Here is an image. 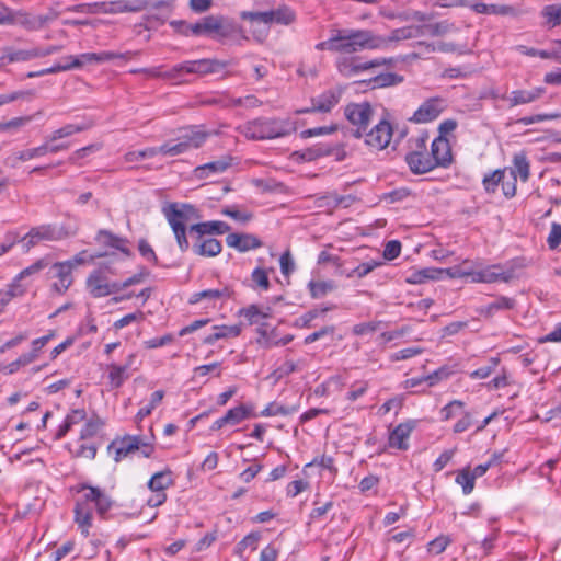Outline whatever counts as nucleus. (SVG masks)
Instances as JSON below:
<instances>
[{
  "label": "nucleus",
  "mask_w": 561,
  "mask_h": 561,
  "mask_svg": "<svg viewBox=\"0 0 561 561\" xmlns=\"http://www.w3.org/2000/svg\"><path fill=\"white\" fill-rule=\"evenodd\" d=\"M162 214L172 229L181 252L190 249L187 232L202 239L205 236L224 234L230 230L228 224L219 220L195 222L201 215L192 204L168 203L162 207Z\"/></svg>",
  "instance_id": "nucleus-1"
},
{
  "label": "nucleus",
  "mask_w": 561,
  "mask_h": 561,
  "mask_svg": "<svg viewBox=\"0 0 561 561\" xmlns=\"http://www.w3.org/2000/svg\"><path fill=\"white\" fill-rule=\"evenodd\" d=\"M381 39L374 36V32L366 28H333L327 41L316 45L319 51L328 50L337 54H356L363 50H375L380 46Z\"/></svg>",
  "instance_id": "nucleus-2"
},
{
  "label": "nucleus",
  "mask_w": 561,
  "mask_h": 561,
  "mask_svg": "<svg viewBox=\"0 0 561 561\" xmlns=\"http://www.w3.org/2000/svg\"><path fill=\"white\" fill-rule=\"evenodd\" d=\"M79 492H83V496L76 503L75 522L81 530V534L88 537L93 518L90 503H93L96 513L103 516L112 508L113 500L104 490L87 483L80 484Z\"/></svg>",
  "instance_id": "nucleus-3"
},
{
  "label": "nucleus",
  "mask_w": 561,
  "mask_h": 561,
  "mask_svg": "<svg viewBox=\"0 0 561 561\" xmlns=\"http://www.w3.org/2000/svg\"><path fill=\"white\" fill-rule=\"evenodd\" d=\"M237 130L250 140H265L285 137L296 130L288 118L257 117L238 126Z\"/></svg>",
  "instance_id": "nucleus-4"
},
{
  "label": "nucleus",
  "mask_w": 561,
  "mask_h": 561,
  "mask_svg": "<svg viewBox=\"0 0 561 561\" xmlns=\"http://www.w3.org/2000/svg\"><path fill=\"white\" fill-rule=\"evenodd\" d=\"M168 5V2L160 0L150 2L148 0H114L93 3H83L75 5L71 11L87 12L90 14H118V13H136L148 9H159Z\"/></svg>",
  "instance_id": "nucleus-5"
},
{
  "label": "nucleus",
  "mask_w": 561,
  "mask_h": 561,
  "mask_svg": "<svg viewBox=\"0 0 561 561\" xmlns=\"http://www.w3.org/2000/svg\"><path fill=\"white\" fill-rule=\"evenodd\" d=\"M523 267L524 264L517 260H512L504 264H485L483 260H479L477 271L471 273V282L483 284L510 283L517 277V270Z\"/></svg>",
  "instance_id": "nucleus-6"
},
{
  "label": "nucleus",
  "mask_w": 561,
  "mask_h": 561,
  "mask_svg": "<svg viewBox=\"0 0 561 561\" xmlns=\"http://www.w3.org/2000/svg\"><path fill=\"white\" fill-rule=\"evenodd\" d=\"M107 451L116 462L122 461L128 456L140 453L141 456L149 458L154 446L140 435H125L122 438L114 439L107 447Z\"/></svg>",
  "instance_id": "nucleus-7"
},
{
  "label": "nucleus",
  "mask_w": 561,
  "mask_h": 561,
  "mask_svg": "<svg viewBox=\"0 0 561 561\" xmlns=\"http://www.w3.org/2000/svg\"><path fill=\"white\" fill-rule=\"evenodd\" d=\"M57 15H34L24 10H14L0 1V25H19L27 31L41 30Z\"/></svg>",
  "instance_id": "nucleus-8"
},
{
  "label": "nucleus",
  "mask_w": 561,
  "mask_h": 561,
  "mask_svg": "<svg viewBox=\"0 0 561 561\" xmlns=\"http://www.w3.org/2000/svg\"><path fill=\"white\" fill-rule=\"evenodd\" d=\"M201 36L211 37L224 42L232 38L241 28L230 19L224 15H206L199 20Z\"/></svg>",
  "instance_id": "nucleus-9"
},
{
  "label": "nucleus",
  "mask_w": 561,
  "mask_h": 561,
  "mask_svg": "<svg viewBox=\"0 0 561 561\" xmlns=\"http://www.w3.org/2000/svg\"><path fill=\"white\" fill-rule=\"evenodd\" d=\"M392 58H376L373 60H364L354 54H341L335 60V67L340 75L346 78L355 77L366 70L392 65Z\"/></svg>",
  "instance_id": "nucleus-10"
},
{
  "label": "nucleus",
  "mask_w": 561,
  "mask_h": 561,
  "mask_svg": "<svg viewBox=\"0 0 561 561\" xmlns=\"http://www.w3.org/2000/svg\"><path fill=\"white\" fill-rule=\"evenodd\" d=\"M229 66V61L203 58L197 60H186L181 64L173 66V72H175V79L180 78L184 73L207 76L222 72Z\"/></svg>",
  "instance_id": "nucleus-11"
},
{
  "label": "nucleus",
  "mask_w": 561,
  "mask_h": 561,
  "mask_svg": "<svg viewBox=\"0 0 561 561\" xmlns=\"http://www.w3.org/2000/svg\"><path fill=\"white\" fill-rule=\"evenodd\" d=\"M240 18L250 22H262L266 25L279 24L288 26L296 21L295 11L288 5H279L278 8L264 12L242 11Z\"/></svg>",
  "instance_id": "nucleus-12"
},
{
  "label": "nucleus",
  "mask_w": 561,
  "mask_h": 561,
  "mask_svg": "<svg viewBox=\"0 0 561 561\" xmlns=\"http://www.w3.org/2000/svg\"><path fill=\"white\" fill-rule=\"evenodd\" d=\"M344 115L355 127L354 136L362 138L373 118L374 110L368 102L350 103L344 108Z\"/></svg>",
  "instance_id": "nucleus-13"
},
{
  "label": "nucleus",
  "mask_w": 561,
  "mask_h": 561,
  "mask_svg": "<svg viewBox=\"0 0 561 561\" xmlns=\"http://www.w3.org/2000/svg\"><path fill=\"white\" fill-rule=\"evenodd\" d=\"M140 55L139 50L136 51H100V53H84L79 56H66L65 60H70L72 69L81 68L87 64H103L113 59H123L125 61L131 60Z\"/></svg>",
  "instance_id": "nucleus-14"
},
{
  "label": "nucleus",
  "mask_w": 561,
  "mask_h": 561,
  "mask_svg": "<svg viewBox=\"0 0 561 561\" xmlns=\"http://www.w3.org/2000/svg\"><path fill=\"white\" fill-rule=\"evenodd\" d=\"M62 238V232L54 225H41L33 227L22 239L24 252H28L32 248L42 242L57 241Z\"/></svg>",
  "instance_id": "nucleus-15"
},
{
  "label": "nucleus",
  "mask_w": 561,
  "mask_h": 561,
  "mask_svg": "<svg viewBox=\"0 0 561 561\" xmlns=\"http://www.w3.org/2000/svg\"><path fill=\"white\" fill-rule=\"evenodd\" d=\"M446 108V100L440 96H434L425 100L414 112L411 121L416 124H425L436 119Z\"/></svg>",
  "instance_id": "nucleus-16"
},
{
  "label": "nucleus",
  "mask_w": 561,
  "mask_h": 561,
  "mask_svg": "<svg viewBox=\"0 0 561 561\" xmlns=\"http://www.w3.org/2000/svg\"><path fill=\"white\" fill-rule=\"evenodd\" d=\"M415 427V420H408L398 424L389 432L387 447L397 450H408L410 447L409 439Z\"/></svg>",
  "instance_id": "nucleus-17"
},
{
  "label": "nucleus",
  "mask_w": 561,
  "mask_h": 561,
  "mask_svg": "<svg viewBox=\"0 0 561 561\" xmlns=\"http://www.w3.org/2000/svg\"><path fill=\"white\" fill-rule=\"evenodd\" d=\"M87 288L92 297L102 298L118 293V283H111L100 271H94L87 278Z\"/></svg>",
  "instance_id": "nucleus-18"
},
{
  "label": "nucleus",
  "mask_w": 561,
  "mask_h": 561,
  "mask_svg": "<svg viewBox=\"0 0 561 561\" xmlns=\"http://www.w3.org/2000/svg\"><path fill=\"white\" fill-rule=\"evenodd\" d=\"M365 142L375 150L385 149L391 141L392 138V126L391 124L382 119L365 134Z\"/></svg>",
  "instance_id": "nucleus-19"
},
{
  "label": "nucleus",
  "mask_w": 561,
  "mask_h": 561,
  "mask_svg": "<svg viewBox=\"0 0 561 561\" xmlns=\"http://www.w3.org/2000/svg\"><path fill=\"white\" fill-rule=\"evenodd\" d=\"M48 276L57 278L51 286L53 289L59 295L65 294L73 282L71 262L64 261L53 264Z\"/></svg>",
  "instance_id": "nucleus-20"
},
{
  "label": "nucleus",
  "mask_w": 561,
  "mask_h": 561,
  "mask_svg": "<svg viewBox=\"0 0 561 561\" xmlns=\"http://www.w3.org/2000/svg\"><path fill=\"white\" fill-rule=\"evenodd\" d=\"M231 289L227 286L214 289H205L191 295L188 302L195 305L206 300V308L216 307L217 302H222L231 297Z\"/></svg>",
  "instance_id": "nucleus-21"
},
{
  "label": "nucleus",
  "mask_w": 561,
  "mask_h": 561,
  "mask_svg": "<svg viewBox=\"0 0 561 561\" xmlns=\"http://www.w3.org/2000/svg\"><path fill=\"white\" fill-rule=\"evenodd\" d=\"M430 153L434 168H447L453 161L450 144L444 136H438L432 141Z\"/></svg>",
  "instance_id": "nucleus-22"
},
{
  "label": "nucleus",
  "mask_w": 561,
  "mask_h": 561,
  "mask_svg": "<svg viewBox=\"0 0 561 561\" xmlns=\"http://www.w3.org/2000/svg\"><path fill=\"white\" fill-rule=\"evenodd\" d=\"M209 137L201 126H190L181 130L180 140L185 144L187 151L201 148Z\"/></svg>",
  "instance_id": "nucleus-23"
},
{
  "label": "nucleus",
  "mask_w": 561,
  "mask_h": 561,
  "mask_svg": "<svg viewBox=\"0 0 561 561\" xmlns=\"http://www.w3.org/2000/svg\"><path fill=\"white\" fill-rule=\"evenodd\" d=\"M227 244L239 252H247L262 247V241L251 233H230L227 236Z\"/></svg>",
  "instance_id": "nucleus-24"
},
{
  "label": "nucleus",
  "mask_w": 561,
  "mask_h": 561,
  "mask_svg": "<svg viewBox=\"0 0 561 561\" xmlns=\"http://www.w3.org/2000/svg\"><path fill=\"white\" fill-rule=\"evenodd\" d=\"M232 164V158L230 156L222 157L219 160L198 165L194 169V176L203 180L214 174L224 173Z\"/></svg>",
  "instance_id": "nucleus-25"
},
{
  "label": "nucleus",
  "mask_w": 561,
  "mask_h": 561,
  "mask_svg": "<svg viewBox=\"0 0 561 561\" xmlns=\"http://www.w3.org/2000/svg\"><path fill=\"white\" fill-rule=\"evenodd\" d=\"M432 160L428 151L422 152L421 154H405L404 157L409 170L416 175L425 174L434 170L435 168Z\"/></svg>",
  "instance_id": "nucleus-26"
},
{
  "label": "nucleus",
  "mask_w": 561,
  "mask_h": 561,
  "mask_svg": "<svg viewBox=\"0 0 561 561\" xmlns=\"http://www.w3.org/2000/svg\"><path fill=\"white\" fill-rule=\"evenodd\" d=\"M193 237L195 238V242L192 250L196 255L213 257L218 255L222 250L221 242L215 238L203 237L198 239L197 236Z\"/></svg>",
  "instance_id": "nucleus-27"
},
{
  "label": "nucleus",
  "mask_w": 561,
  "mask_h": 561,
  "mask_svg": "<svg viewBox=\"0 0 561 561\" xmlns=\"http://www.w3.org/2000/svg\"><path fill=\"white\" fill-rule=\"evenodd\" d=\"M545 92L543 88H534L531 90H514L506 98L511 107L529 104L538 100Z\"/></svg>",
  "instance_id": "nucleus-28"
},
{
  "label": "nucleus",
  "mask_w": 561,
  "mask_h": 561,
  "mask_svg": "<svg viewBox=\"0 0 561 561\" xmlns=\"http://www.w3.org/2000/svg\"><path fill=\"white\" fill-rule=\"evenodd\" d=\"M333 146L325 142L316 144L309 148L296 151L294 154L302 161L311 162L333 153Z\"/></svg>",
  "instance_id": "nucleus-29"
},
{
  "label": "nucleus",
  "mask_w": 561,
  "mask_h": 561,
  "mask_svg": "<svg viewBox=\"0 0 561 561\" xmlns=\"http://www.w3.org/2000/svg\"><path fill=\"white\" fill-rule=\"evenodd\" d=\"M510 175L519 176L522 182H527L530 176V162L525 151H519L513 156Z\"/></svg>",
  "instance_id": "nucleus-30"
},
{
  "label": "nucleus",
  "mask_w": 561,
  "mask_h": 561,
  "mask_svg": "<svg viewBox=\"0 0 561 561\" xmlns=\"http://www.w3.org/2000/svg\"><path fill=\"white\" fill-rule=\"evenodd\" d=\"M135 359V355L128 356L125 365L111 364L108 365V380L113 388H119L125 380L129 378L128 369Z\"/></svg>",
  "instance_id": "nucleus-31"
},
{
  "label": "nucleus",
  "mask_w": 561,
  "mask_h": 561,
  "mask_svg": "<svg viewBox=\"0 0 561 561\" xmlns=\"http://www.w3.org/2000/svg\"><path fill=\"white\" fill-rule=\"evenodd\" d=\"M341 99V92L334 90H328L317 98L311 100L313 110L320 113H329L333 107L337 105Z\"/></svg>",
  "instance_id": "nucleus-32"
},
{
  "label": "nucleus",
  "mask_w": 561,
  "mask_h": 561,
  "mask_svg": "<svg viewBox=\"0 0 561 561\" xmlns=\"http://www.w3.org/2000/svg\"><path fill=\"white\" fill-rule=\"evenodd\" d=\"M516 300L506 296H499L494 301L483 306L480 313L484 317H493L500 311L514 309Z\"/></svg>",
  "instance_id": "nucleus-33"
},
{
  "label": "nucleus",
  "mask_w": 561,
  "mask_h": 561,
  "mask_svg": "<svg viewBox=\"0 0 561 561\" xmlns=\"http://www.w3.org/2000/svg\"><path fill=\"white\" fill-rule=\"evenodd\" d=\"M417 33H419V27L417 26H404V27H401V28H396V30H393L390 33V35L388 37L376 35L374 33L375 37H377V38L382 41L381 45L378 46V47H375V49L383 48V47H386L391 42H399V41H402V39L413 38V37H415L417 35Z\"/></svg>",
  "instance_id": "nucleus-34"
},
{
  "label": "nucleus",
  "mask_w": 561,
  "mask_h": 561,
  "mask_svg": "<svg viewBox=\"0 0 561 561\" xmlns=\"http://www.w3.org/2000/svg\"><path fill=\"white\" fill-rule=\"evenodd\" d=\"M214 333L204 337L203 343L211 345L221 339L237 337L241 334L240 325H215Z\"/></svg>",
  "instance_id": "nucleus-35"
},
{
  "label": "nucleus",
  "mask_w": 561,
  "mask_h": 561,
  "mask_svg": "<svg viewBox=\"0 0 561 561\" xmlns=\"http://www.w3.org/2000/svg\"><path fill=\"white\" fill-rule=\"evenodd\" d=\"M96 240L102 242L104 245L114 248L125 255H129L130 251L127 248V239L118 237L107 230H100L96 236Z\"/></svg>",
  "instance_id": "nucleus-36"
},
{
  "label": "nucleus",
  "mask_w": 561,
  "mask_h": 561,
  "mask_svg": "<svg viewBox=\"0 0 561 561\" xmlns=\"http://www.w3.org/2000/svg\"><path fill=\"white\" fill-rule=\"evenodd\" d=\"M442 278V271L436 267H424L412 271L407 277L410 284H424L427 280H436Z\"/></svg>",
  "instance_id": "nucleus-37"
},
{
  "label": "nucleus",
  "mask_w": 561,
  "mask_h": 561,
  "mask_svg": "<svg viewBox=\"0 0 561 561\" xmlns=\"http://www.w3.org/2000/svg\"><path fill=\"white\" fill-rule=\"evenodd\" d=\"M174 481L172 478V471L170 469H165L159 472H156L147 485L150 491H161L165 492L168 488L173 485Z\"/></svg>",
  "instance_id": "nucleus-38"
},
{
  "label": "nucleus",
  "mask_w": 561,
  "mask_h": 561,
  "mask_svg": "<svg viewBox=\"0 0 561 561\" xmlns=\"http://www.w3.org/2000/svg\"><path fill=\"white\" fill-rule=\"evenodd\" d=\"M239 313L248 320L249 324H261V322L271 317V308L263 309L256 305H250L242 308Z\"/></svg>",
  "instance_id": "nucleus-39"
},
{
  "label": "nucleus",
  "mask_w": 561,
  "mask_h": 561,
  "mask_svg": "<svg viewBox=\"0 0 561 561\" xmlns=\"http://www.w3.org/2000/svg\"><path fill=\"white\" fill-rule=\"evenodd\" d=\"M403 82V77L393 72H385L370 78L367 83L371 89L388 88Z\"/></svg>",
  "instance_id": "nucleus-40"
},
{
  "label": "nucleus",
  "mask_w": 561,
  "mask_h": 561,
  "mask_svg": "<svg viewBox=\"0 0 561 561\" xmlns=\"http://www.w3.org/2000/svg\"><path fill=\"white\" fill-rule=\"evenodd\" d=\"M92 125L90 123H83V124H68L65 125L55 131L51 133V135L47 138L48 141H56L61 138H66L69 136H72L77 133L84 131L89 129Z\"/></svg>",
  "instance_id": "nucleus-41"
},
{
  "label": "nucleus",
  "mask_w": 561,
  "mask_h": 561,
  "mask_svg": "<svg viewBox=\"0 0 561 561\" xmlns=\"http://www.w3.org/2000/svg\"><path fill=\"white\" fill-rule=\"evenodd\" d=\"M251 282L254 290L267 291L271 286L268 271L262 266L255 267L251 273Z\"/></svg>",
  "instance_id": "nucleus-42"
},
{
  "label": "nucleus",
  "mask_w": 561,
  "mask_h": 561,
  "mask_svg": "<svg viewBox=\"0 0 561 561\" xmlns=\"http://www.w3.org/2000/svg\"><path fill=\"white\" fill-rule=\"evenodd\" d=\"M224 416L227 425H237L251 416V408L241 404L229 409Z\"/></svg>",
  "instance_id": "nucleus-43"
},
{
  "label": "nucleus",
  "mask_w": 561,
  "mask_h": 561,
  "mask_svg": "<svg viewBox=\"0 0 561 561\" xmlns=\"http://www.w3.org/2000/svg\"><path fill=\"white\" fill-rule=\"evenodd\" d=\"M335 288V284L332 280H310L308 283V289L310 293V296L313 299H320L323 298L327 294L332 291Z\"/></svg>",
  "instance_id": "nucleus-44"
},
{
  "label": "nucleus",
  "mask_w": 561,
  "mask_h": 561,
  "mask_svg": "<svg viewBox=\"0 0 561 561\" xmlns=\"http://www.w3.org/2000/svg\"><path fill=\"white\" fill-rule=\"evenodd\" d=\"M541 15L549 27L561 25V4H549L543 7Z\"/></svg>",
  "instance_id": "nucleus-45"
},
{
  "label": "nucleus",
  "mask_w": 561,
  "mask_h": 561,
  "mask_svg": "<svg viewBox=\"0 0 561 561\" xmlns=\"http://www.w3.org/2000/svg\"><path fill=\"white\" fill-rule=\"evenodd\" d=\"M463 409L465 402L460 400H451L440 409V421L446 422L456 417L457 415H461L465 411Z\"/></svg>",
  "instance_id": "nucleus-46"
},
{
  "label": "nucleus",
  "mask_w": 561,
  "mask_h": 561,
  "mask_svg": "<svg viewBox=\"0 0 561 561\" xmlns=\"http://www.w3.org/2000/svg\"><path fill=\"white\" fill-rule=\"evenodd\" d=\"M505 172L506 169H499L490 174H485L482 180L484 190L491 194L495 193L501 182L505 179Z\"/></svg>",
  "instance_id": "nucleus-47"
},
{
  "label": "nucleus",
  "mask_w": 561,
  "mask_h": 561,
  "mask_svg": "<svg viewBox=\"0 0 561 561\" xmlns=\"http://www.w3.org/2000/svg\"><path fill=\"white\" fill-rule=\"evenodd\" d=\"M103 426L104 422L99 416L89 419L80 431V439L84 440L94 437Z\"/></svg>",
  "instance_id": "nucleus-48"
},
{
  "label": "nucleus",
  "mask_w": 561,
  "mask_h": 561,
  "mask_svg": "<svg viewBox=\"0 0 561 561\" xmlns=\"http://www.w3.org/2000/svg\"><path fill=\"white\" fill-rule=\"evenodd\" d=\"M499 364H500L499 357H491L488 359V362L484 366H481L478 369L470 373L469 377L471 379H485V378L490 377L496 370Z\"/></svg>",
  "instance_id": "nucleus-49"
},
{
  "label": "nucleus",
  "mask_w": 561,
  "mask_h": 561,
  "mask_svg": "<svg viewBox=\"0 0 561 561\" xmlns=\"http://www.w3.org/2000/svg\"><path fill=\"white\" fill-rule=\"evenodd\" d=\"M428 138L426 133L409 138V151L405 154H421L427 151Z\"/></svg>",
  "instance_id": "nucleus-50"
},
{
  "label": "nucleus",
  "mask_w": 561,
  "mask_h": 561,
  "mask_svg": "<svg viewBox=\"0 0 561 561\" xmlns=\"http://www.w3.org/2000/svg\"><path fill=\"white\" fill-rule=\"evenodd\" d=\"M55 336L54 331H49L47 335L35 339L32 342V350L28 353L23 354L25 357L30 358V363H33L38 358V355L42 348Z\"/></svg>",
  "instance_id": "nucleus-51"
},
{
  "label": "nucleus",
  "mask_w": 561,
  "mask_h": 561,
  "mask_svg": "<svg viewBox=\"0 0 561 561\" xmlns=\"http://www.w3.org/2000/svg\"><path fill=\"white\" fill-rule=\"evenodd\" d=\"M139 71H141V73H144L147 78L164 80L175 79V72H173V67L169 70H163V66H157L150 68H140Z\"/></svg>",
  "instance_id": "nucleus-52"
},
{
  "label": "nucleus",
  "mask_w": 561,
  "mask_h": 561,
  "mask_svg": "<svg viewBox=\"0 0 561 561\" xmlns=\"http://www.w3.org/2000/svg\"><path fill=\"white\" fill-rule=\"evenodd\" d=\"M171 25L178 33L184 36H201L199 21L196 23H187L185 21H174Z\"/></svg>",
  "instance_id": "nucleus-53"
},
{
  "label": "nucleus",
  "mask_w": 561,
  "mask_h": 561,
  "mask_svg": "<svg viewBox=\"0 0 561 561\" xmlns=\"http://www.w3.org/2000/svg\"><path fill=\"white\" fill-rule=\"evenodd\" d=\"M50 265V259L49 256H44L42 259H38L30 266L23 268L19 274L18 278L25 279L28 276L35 275L43 271L44 268L48 267Z\"/></svg>",
  "instance_id": "nucleus-54"
},
{
  "label": "nucleus",
  "mask_w": 561,
  "mask_h": 561,
  "mask_svg": "<svg viewBox=\"0 0 561 561\" xmlns=\"http://www.w3.org/2000/svg\"><path fill=\"white\" fill-rule=\"evenodd\" d=\"M456 483H458L462 488V492L467 495L470 494L474 489V477L471 474L469 469L460 470L455 479Z\"/></svg>",
  "instance_id": "nucleus-55"
},
{
  "label": "nucleus",
  "mask_w": 561,
  "mask_h": 561,
  "mask_svg": "<svg viewBox=\"0 0 561 561\" xmlns=\"http://www.w3.org/2000/svg\"><path fill=\"white\" fill-rule=\"evenodd\" d=\"M187 152L185 144L178 137L176 140H170L160 146V153L163 156L175 157Z\"/></svg>",
  "instance_id": "nucleus-56"
},
{
  "label": "nucleus",
  "mask_w": 561,
  "mask_h": 561,
  "mask_svg": "<svg viewBox=\"0 0 561 561\" xmlns=\"http://www.w3.org/2000/svg\"><path fill=\"white\" fill-rule=\"evenodd\" d=\"M35 49H20V50H7L3 59H7L9 62H19V61H27L34 59Z\"/></svg>",
  "instance_id": "nucleus-57"
},
{
  "label": "nucleus",
  "mask_w": 561,
  "mask_h": 561,
  "mask_svg": "<svg viewBox=\"0 0 561 561\" xmlns=\"http://www.w3.org/2000/svg\"><path fill=\"white\" fill-rule=\"evenodd\" d=\"M412 195V191L408 187H399L393 191L387 192L382 194L381 201L393 204L398 202H402Z\"/></svg>",
  "instance_id": "nucleus-58"
},
{
  "label": "nucleus",
  "mask_w": 561,
  "mask_h": 561,
  "mask_svg": "<svg viewBox=\"0 0 561 561\" xmlns=\"http://www.w3.org/2000/svg\"><path fill=\"white\" fill-rule=\"evenodd\" d=\"M382 263L380 261H369L359 264L354 270H352L350 273L346 274L348 278L351 277H358L363 278L366 275H368L370 272H373L376 267L380 266Z\"/></svg>",
  "instance_id": "nucleus-59"
},
{
  "label": "nucleus",
  "mask_w": 561,
  "mask_h": 561,
  "mask_svg": "<svg viewBox=\"0 0 561 561\" xmlns=\"http://www.w3.org/2000/svg\"><path fill=\"white\" fill-rule=\"evenodd\" d=\"M47 154V144H44L39 147L22 150L14 154V160L19 161H28L34 158L43 157Z\"/></svg>",
  "instance_id": "nucleus-60"
},
{
  "label": "nucleus",
  "mask_w": 561,
  "mask_h": 561,
  "mask_svg": "<svg viewBox=\"0 0 561 561\" xmlns=\"http://www.w3.org/2000/svg\"><path fill=\"white\" fill-rule=\"evenodd\" d=\"M33 116L14 117L8 122H0V131H15L26 126Z\"/></svg>",
  "instance_id": "nucleus-61"
},
{
  "label": "nucleus",
  "mask_w": 561,
  "mask_h": 561,
  "mask_svg": "<svg viewBox=\"0 0 561 561\" xmlns=\"http://www.w3.org/2000/svg\"><path fill=\"white\" fill-rule=\"evenodd\" d=\"M295 408H288L276 402H271L264 410L261 411V416H275V415H288L295 412Z\"/></svg>",
  "instance_id": "nucleus-62"
},
{
  "label": "nucleus",
  "mask_w": 561,
  "mask_h": 561,
  "mask_svg": "<svg viewBox=\"0 0 561 561\" xmlns=\"http://www.w3.org/2000/svg\"><path fill=\"white\" fill-rule=\"evenodd\" d=\"M261 539V535L257 531L250 533L247 535L236 547V552L242 554L247 548L255 550Z\"/></svg>",
  "instance_id": "nucleus-63"
},
{
  "label": "nucleus",
  "mask_w": 561,
  "mask_h": 561,
  "mask_svg": "<svg viewBox=\"0 0 561 561\" xmlns=\"http://www.w3.org/2000/svg\"><path fill=\"white\" fill-rule=\"evenodd\" d=\"M511 383L510 375L505 368L501 369L493 379L485 383L488 390H496L507 387Z\"/></svg>",
  "instance_id": "nucleus-64"
}]
</instances>
